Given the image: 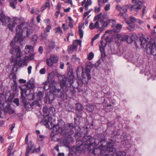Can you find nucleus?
Instances as JSON below:
<instances>
[{"mask_svg": "<svg viewBox=\"0 0 156 156\" xmlns=\"http://www.w3.org/2000/svg\"><path fill=\"white\" fill-rule=\"evenodd\" d=\"M34 30L33 28L30 26L24 27L23 24L17 26L16 29V34L15 37L16 42L21 46L24 44L23 35L25 34L27 37H30L32 35Z\"/></svg>", "mask_w": 156, "mask_h": 156, "instance_id": "1", "label": "nucleus"}, {"mask_svg": "<svg viewBox=\"0 0 156 156\" xmlns=\"http://www.w3.org/2000/svg\"><path fill=\"white\" fill-rule=\"evenodd\" d=\"M63 126V127H60L58 125V130L57 129H54L55 131H58V133H61V135L64 137L70 138L71 136L74 133V131L73 129L75 128L73 125V123H69L68 125H65L64 122Z\"/></svg>", "mask_w": 156, "mask_h": 156, "instance_id": "2", "label": "nucleus"}, {"mask_svg": "<svg viewBox=\"0 0 156 156\" xmlns=\"http://www.w3.org/2000/svg\"><path fill=\"white\" fill-rule=\"evenodd\" d=\"M0 21L3 25L5 26L7 25L9 30L12 32L16 25L19 21V20L17 18H14L12 23L11 22L10 18L9 17H6L3 12H2L0 14Z\"/></svg>", "mask_w": 156, "mask_h": 156, "instance_id": "3", "label": "nucleus"}, {"mask_svg": "<svg viewBox=\"0 0 156 156\" xmlns=\"http://www.w3.org/2000/svg\"><path fill=\"white\" fill-rule=\"evenodd\" d=\"M70 73L71 75L69 76V78L62 77V79L60 81L61 89L63 94H66L67 97V92H68L71 84L73 83L74 78L73 73L71 72Z\"/></svg>", "mask_w": 156, "mask_h": 156, "instance_id": "4", "label": "nucleus"}, {"mask_svg": "<svg viewBox=\"0 0 156 156\" xmlns=\"http://www.w3.org/2000/svg\"><path fill=\"white\" fill-rule=\"evenodd\" d=\"M23 96L24 97V99L22 98L21 94L20 100L22 103L24 104V106L27 111H30L34 108L38 109V108H40L41 105L39 103L38 101H35L30 103L29 102L26 101V99L23 94Z\"/></svg>", "mask_w": 156, "mask_h": 156, "instance_id": "5", "label": "nucleus"}, {"mask_svg": "<svg viewBox=\"0 0 156 156\" xmlns=\"http://www.w3.org/2000/svg\"><path fill=\"white\" fill-rule=\"evenodd\" d=\"M35 87L34 81L33 78H31L27 83V84L22 86L20 88L21 92L22 98L24 99V97L23 96V94H26V92H30V89H33Z\"/></svg>", "mask_w": 156, "mask_h": 156, "instance_id": "6", "label": "nucleus"}, {"mask_svg": "<svg viewBox=\"0 0 156 156\" xmlns=\"http://www.w3.org/2000/svg\"><path fill=\"white\" fill-rule=\"evenodd\" d=\"M29 133H28L26 135L25 139V144L27 145L26 147V156H27L29 153H33L34 152L37 151V149H35V146L32 140H30L28 142V138Z\"/></svg>", "mask_w": 156, "mask_h": 156, "instance_id": "7", "label": "nucleus"}, {"mask_svg": "<svg viewBox=\"0 0 156 156\" xmlns=\"http://www.w3.org/2000/svg\"><path fill=\"white\" fill-rule=\"evenodd\" d=\"M9 52L12 55H14L15 53H16V56L15 57V58H14V56H12L10 60L11 62L13 63V64H14L15 62L14 61H16L18 59H19V57H21V50L19 47H13L10 49Z\"/></svg>", "mask_w": 156, "mask_h": 156, "instance_id": "8", "label": "nucleus"}, {"mask_svg": "<svg viewBox=\"0 0 156 156\" xmlns=\"http://www.w3.org/2000/svg\"><path fill=\"white\" fill-rule=\"evenodd\" d=\"M30 60L29 56H25L23 59L22 61L20 57H19V59H18L15 61V64H13V67L12 68V70H15V68L16 69V71L17 70L18 68L21 67L22 65L27 66V62L28 61Z\"/></svg>", "mask_w": 156, "mask_h": 156, "instance_id": "9", "label": "nucleus"}, {"mask_svg": "<svg viewBox=\"0 0 156 156\" xmlns=\"http://www.w3.org/2000/svg\"><path fill=\"white\" fill-rule=\"evenodd\" d=\"M53 95H55L56 97L61 98L64 99H66L67 98V97L66 94H63L60 89L55 88L52 94L49 95L48 98L49 101H52L54 100V97Z\"/></svg>", "mask_w": 156, "mask_h": 156, "instance_id": "10", "label": "nucleus"}, {"mask_svg": "<svg viewBox=\"0 0 156 156\" xmlns=\"http://www.w3.org/2000/svg\"><path fill=\"white\" fill-rule=\"evenodd\" d=\"M94 138L91 137L90 136H87L85 135L83 136V138L81 140V144L80 146H78L76 148V150L78 151L79 153H81L82 152V149L80 150V147L82 145H86V144H93V142L92 140H93Z\"/></svg>", "mask_w": 156, "mask_h": 156, "instance_id": "11", "label": "nucleus"}, {"mask_svg": "<svg viewBox=\"0 0 156 156\" xmlns=\"http://www.w3.org/2000/svg\"><path fill=\"white\" fill-rule=\"evenodd\" d=\"M100 143H101V146L102 147H106L107 150L109 152H115V149L113 147V143L112 142H107L106 141L105 138H102L101 140Z\"/></svg>", "mask_w": 156, "mask_h": 156, "instance_id": "12", "label": "nucleus"}, {"mask_svg": "<svg viewBox=\"0 0 156 156\" xmlns=\"http://www.w3.org/2000/svg\"><path fill=\"white\" fill-rule=\"evenodd\" d=\"M128 6L126 5H124L121 7L120 6L117 5L116 6L117 10L120 12L119 15L121 17H122L125 18L127 17L126 13L127 11Z\"/></svg>", "mask_w": 156, "mask_h": 156, "instance_id": "13", "label": "nucleus"}, {"mask_svg": "<svg viewBox=\"0 0 156 156\" xmlns=\"http://www.w3.org/2000/svg\"><path fill=\"white\" fill-rule=\"evenodd\" d=\"M132 2L135 5H131L129 9L131 11L133 10L135 11L140 9L142 8L143 3L139 0H132Z\"/></svg>", "mask_w": 156, "mask_h": 156, "instance_id": "14", "label": "nucleus"}, {"mask_svg": "<svg viewBox=\"0 0 156 156\" xmlns=\"http://www.w3.org/2000/svg\"><path fill=\"white\" fill-rule=\"evenodd\" d=\"M82 81L83 83H87L88 80L91 79V76L90 74V70H86L85 72L83 71V69H82Z\"/></svg>", "mask_w": 156, "mask_h": 156, "instance_id": "15", "label": "nucleus"}, {"mask_svg": "<svg viewBox=\"0 0 156 156\" xmlns=\"http://www.w3.org/2000/svg\"><path fill=\"white\" fill-rule=\"evenodd\" d=\"M53 129L52 132L51 133L50 136L51 138V140H53L55 141H57L58 140V139L57 136H56L57 135L60 134L61 135V133H58V131H54V129H56L57 130L58 128L57 125H54L53 126Z\"/></svg>", "mask_w": 156, "mask_h": 156, "instance_id": "16", "label": "nucleus"}, {"mask_svg": "<svg viewBox=\"0 0 156 156\" xmlns=\"http://www.w3.org/2000/svg\"><path fill=\"white\" fill-rule=\"evenodd\" d=\"M116 37L119 40L122 41H125L126 40L128 43H131L133 42V40L129 36L127 35H120L117 34Z\"/></svg>", "mask_w": 156, "mask_h": 156, "instance_id": "17", "label": "nucleus"}, {"mask_svg": "<svg viewBox=\"0 0 156 156\" xmlns=\"http://www.w3.org/2000/svg\"><path fill=\"white\" fill-rule=\"evenodd\" d=\"M101 13L94 17V20H98V23H100V25H101L102 28H104L108 25L109 24V22L108 21H105L103 19L101 18L100 17V15Z\"/></svg>", "mask_w": 156, "mask_h": 156, "instance_id": "18", "label": "nucleus"}, {"mask_svg": "<svg viewBox=\"0 0 156 156\" xmlns=\"http://www.w3.org/2000/svg\"><path fill=\"white\" fill-rule=\"evenodd\" d=\"M147 50L150 51L151 54L156 57V46L155 44L149 43L148 45Z\"/></svg>", "mask_w": 156, "mask_h": 156, "instance_id": "19", "label": "nucleus"}, {"mask_svg": "<svg viewBox=\"0 0 156 156\" xmlns=\"http://www.w3.org/2000/svg\"><path fill=\"white\" fill-rule=\"evenodd\" d=\"M6 105L4 107H2L3 108V110L4 112L9 115L13 114L15 113V111L14 109L12 108L10 105L8 103L5 104Z\"/></svg>", "mask_w": 156, "mask_h": 156, "instance_id": "20", "label": "nucleus"}, {"mask_svg": "<svg viewBox=\"0 0 156 156\" xmlns=\"http://www.w3.org/2000/svg\"><path fill=\"white\" fill-rule=\"evenodd\" d=\"M52 117H49L48 115H47L42 119V122L45 126L49 125V124L51 126L52 124Z\"/></svg>", "mask_w": 156, "mask_h": 156, "instance_id": "21", "label": "nucleus"}, {"mask_svg": "<svg viewBox=\"0 0 156 156\" xmlns=\"http://www.w3.org/2000/svg\"><path fill=\"white\" fill-rule=\"evenodd\" d=\"M6 95L4 94H0V109L6 104L5 101L6 102Z\"/></svg>", "mask_w": 156, "mask_h": 156, "instance_id": "22", "label": "nucleus"}, {"mask_svg": "<svg viewBox=\"0 0 156 156\" xmlns=\"http://www.w3.org/2000/svg\"><path fill=\"white\" fill-rule=\"evenodd\" d=\"M14 146V143H12L9 145L7 149V152L8 154L7 156H14V151H12Z\"/></svg>", "mask_w": 156, "mask_h": 156, "instance_id": "23", "label": "nucleus"}, {"mask_svg": "<svg viewBox=\"0 0 156 156\" xmlns=\"http://www.w3.org/2000/svg\"><path fill=\"white\" fill-rule=\"evenodd\" d=\"M76 117L78 119V121H77V119L76 118H74V124L76 125H79L80 123V118L82 117V113L81 112H77L76 113Z\"/></svg>", "mask_w": 156, "mask_h": 156, "instance_id": "24", "label": "nucleus"}, {"mask_svg": "<svg viewBox=\"0 0 156 156\" xmlns=\"http://www.w3.org/2000/svg\"><path fill=\"white\" fill-rule=\"evenodd\" d=\"M108 37H107L105 38L104 41H101L100 43L101 45L99 46V49L102 48L103 49H105V47L107 44V42H108Z\"/></svg>", "mask_w": 156, "mask_h": 156, "instance_id": "25", "label": "nucleus"}, {"mask_svg": "<svg viewBox=\"0 0 156 156\" xmlns=\"http://www.w3.org/2000/svg\"><path fill=\"white\" fill-rule=\"evenodd\" d=\"M34 51V47L30 45L26 46L25 47V52L26 54L29 53H33Z\"/></svg>", "mask_w": 156, "mask_h": 156, "instance_id": "26", "label": "nucleus"}, {"mask_svg": "<svg viewBox=\"0 0 156 156\" xmlns=\"http://www.w3.org/2000/svg\"><path fill=\"white\" fill-rule=\"evenodd\" d=\"M99 26V24L98 23V21L97 20L94 24L93 23H91L89 25V28L91 30L95 28L98 29Z\"/></svg>", "mask_w": 156, "mask_h": 156, "instance_id": "27", "label": "nucleus"}, {"mask_svg": "<svg viewBox=\"0 0 156 156\" xmlns=\"http://www.w3.org/2000/svg\"><path fill=\"white\" fill-rule=\"evenodd\" d=\"M50 4L49 1H47L45 3L41 6L40 11L41 12H43L47 8H48V9H50Z\"/></svg>", "mask_w": 156, "mask_h": 156, "instance_id": "28", "label": "nucleus"}, {"mask_svg": "<svg viewBox=\"0 0 156 156\" xmlns=\"http://www.w3.org/2000/svg\"><path fill=\"white\" fill-rule=\"evenodd\" d=\"M30 92H29V94H27V92H26V94H24V95L27 97V99L29 101L32 100L35 98V96L34 94L30 93Z\"/></svg>", "mask_w": 156, "mask_h": 156, "instance_id": "29", "label": "nucleus"}, {"mask_svg": "<svg viewBox=\"0 0 156 156\" xmlns=\"http://www.w3.org/2000/svg\"><path fill=\"white\" fill-rule=\"evenodd\" d=\"M81 41L80 40H75L73 41L72 45L74 46V48L77 49L78 45L81 46Z\"/></svg>", "mask_w": 156, "mask_h": 156, "instance_id": "30", "label": "nucleus"}, {"mask_svg": "<svg viewBox=\"0 0 156 156\" xmlns=\"http://www.w3.org/2000/svg\"><path fill=\"white\" fill-rule=\"evenodd\" d=\"M10 3V6L13 9L16 8V5L17 4V0H7Z\"/></svg>", "mask_w": 156, "mask_h": 156, "instance_id": "31", "label": "nucleus"}, {"mask_svg": "<svg viewBox=\"0 0 156 156\" xmlns=\"http://www.w3.org/2000/svg\"><path fill=\"white\" fill-rule=\"evenodd\" d=\"M126 23L128 25V26L127 27V29L130 31H132L133 30L135 27L134 23H130L128 21H126Z\"/></svg>", "mask_w": 156, "mask_h": 156, "instance_id": "32", "label": "nucleus"}, {"mask_svg": "<svg viewBox=\"0 0 156 156\" xmlns=\"http://www.w3.org/2000/svg\"><path fill=\"white\" fill-rule=\"evenodd\" d=\"M50 58L53 64L56 63L58 61V58L56 55H51L50 56Z\"/></svg>", "mask_w": 156, "mask_h": 156, "instance_id": "33", "label": "nucleus"}, {"mask_svg": "<svg viewBox=\"0 0 156 156\" xmlns=\"http://www.w3.org/2000/svg\"><path fill=\"white\" fill-rule=\"evenodd\" d=\"M15 94L14 93H10L9 97L6 100L5 104L8 103V102H11L15 97Z\"/></svg>", "mask_w": 156, "mask_h": 156, "instance_id": "34", "label": "nucleus"}, {"mask_svg": "<svg viewBox=\"0 0 156 156\" xmlns=\"http://www.w3.org/2000/svg\"><path fill=\"white\" fill-rule=\"evenodd\" d=\"M126 154L125 152L119 151L116 153H113L112 156H125Z\"/></svg>", "mask_w": 156, "mask_h": 156, "instance_id": "35", "label": "nucleus"}, {"mask_svg": "<svg viewBox=\"0 0 156 156\" xmlns=\"http://www.w3.org/2000/svg\"><path fill=\"white\" fill-rule=\"evenodd\" d=\"M48 48L50 49H54L55 46V42L54 40H51L48 44Z\"/></svg>", "mask_w": 156, "mask_h": 156, "instance_id": "36", "label": "nucleus"}, {"mask_svg": "<svg viewBox=\"0 0 156 156\" xmlns=\"http://www.w3.org/2000/svg\"><path fill=\"white\" fill-rule=\"evenodd\" d=\"M76 109L78 112H80L83 110V107L82 105L80 103H77L76 104Z\"/></svg>", "mask_w": 156, "mask_h": 156, "instance_id": "37", "label": "nucleus"}, {"mask_svg": "<svg viewBox=\"0 0 156 156\" xmlns=\"http://www.w3.org/2000/svg\"><path fill=\"white\" fill-rule=\"evenodd\" d=\"M48 36V34L47 32L44 31L43 33H41V40L42 41L47 39Z\"/></svg>", "mask_w": 156, "mask_h": 156, "instance_id": "38", "label": "nucleus"}, {"mask_svg": "<svg viewBox=\"0 0 156 156\" xmlns=\"http://www.w3.org/2000/svg\"><path fill=\"white\" fill-rule=\"evenodd\" d=\"M71 60L73 61L79 63L80 62V59L76 57V55H73L72 56Z\"/></svg>", "mask_w": 156, "mask_h": 156, "instance_id": "39", "label": "nucleus"}, {"mask_svg": "<svg viewBox=\"0 0 156 156\" xmlns=\"http://www.w3.org/2000/svg\"><path fill=\"white\" fill-rule=\"evenodd\" d=\"M9 77L10 79H12L13 82H16V75L14 72H12L9 76Z\"/></svg>", "mask_w": 156, "mask_h": 156, "instance_id": "40", "label": "nucleus"}, {"mask_svg": "<svg viewBox=\"0 0 156 156\" xmlns=\"http://www.w3.org/2000/svg\"><path fill=\"white\" fill-rule=\"evenodd\" d=\"M49 88V83L48 81H46L44 83L43 89L45 90H47Z\"/></svg>", "mask_w": 156, "mask_h": 156, "instance_id": "41", "label": "nucleus"}, {"mask_svg": "<svg viewBox=\"0 0 156 156\" xmlns=\"http://www.w3.org/2000/svg\"><path fill=\"white\" fill-rule=\"evenodd\" d=\"M102 139V138L99 140L98 139H94V140H92V141L93 142V144H94V145H98L100 143V146H101V143H100V142Z\"/></svg>", "mask_w": 156, "mask_h": 156, "instance_id": "42", "label": "nucleus"}, {"mask_svg": "<svg viewBox=\"0 0 156 156\" xmlns=\"http://www.w3.org/2000/svg\"><path fill=\"white\" fill-rule=\"evenodd\" d=\"M75 49H76L74 48V46L72 45L68 47V51L69 53H72Z\"/></svg>", "mask_w": 156, "mask_h": 156, "instance_id": "43", "label": "nucleus"}, {"mask_svg": "<svg viewBox=\"0 0 156 156\" xmlns=\"http://www.w3.org/2000/svg\"><path fill=\"white\" fill-rule=\"evenodd\" d=\"M46 62L47 64L49 66H52L53 64L52 62H51V60L50 59V58H47L46 59Z\"/></svg>", "mask_w": 156, "mask_h": 156, "instance_id": "44", "label": "nucleus"}, {"mask_svg": "<svg viewBox=\"0 0 156 156\" xmlns=\"http://www.w3.org/2000/svg\"><path fill=\"white\" fill-rule=\"evenodd\" d=\"M55 33H59L60 35H61L63 34V32L62 30L61 29L60 27H58L56 28L55 29Z\"/></svg>", "mask_w": 156, "mask_h": 156, "instance_id": "45", "label": "nucleus"}, {"mask_svg": "<svg viewBox=\"0 0 156 156\" xmlns=\"http://www.w3.org/2000/svg\"><path fill=\"white\" fill-rule=\"evenodd\" d=\"M86 109L89 112H92L94 109V107L91 105H89L87 106Z\"/></svg>", "mask_w": 156, "mask_h": 156, "instance_id": "46", "label": "nucleus"}, {"mask_svg": "<svg viewBox=\"0 0 156 156\" xmlns=\"http://www.w3.org/2000/svg\"><path fill=\"white\" fill-rule=\"evenodd\" d=\"M105 49L102 48L99 49V50L101 53V58H105L106 57V55L105 52Z\"/></svg>", "mask_w": 156, "mask_h": 156, "instance_id": "47", "label": "nucleus"}, {"mask_svg": "<svg viewBox=\"0 0 156 156\" xmlns=\"http://www.w3.org/2000/svg\"><path fill=\"white\" fill-rule=\"evenodd\" d=\"M11 88L13 91H16L17 88V84L16 82H14L13 85L12 86Z\"/></svg>", "mask_w": 156, "mask_h": 156, "instance_id": "48", "label": "nucleus"}, {"mask_svg": "<svg viewBox=\"0 0 156 156\" xmlns=\"http://www.w3.org/2000/svg\"><path fill=\"white\" fill-rule=\"evenodd\" d=\"M79 33L80 38H82L83 36V31L80 27L79 28Z\"/></svg>", "mask_w": 156, "mask_h": 156, "instance_id": "49", "label": "nucleus"}, {"mask_svg": "<svg viewBox=\"0 0 156 156\" xmlns=\"http://www.w3.org/2000/svg\"><path fill=\"white\" fill-rule=\"evenodd\" d=\"M93 143L90 144H86V145H84L86 147L87 146V150L90 151H91L92 148H93Z\"/></svg>", "mask_w": 156, "mask_h": 156, "instance_id": "50", "label": "nucleus"}, {"mask_svg": "<svg viewBox=\"0 0 156 156\" xmlns=\"http://www.w3.org/2000/svg\"><path fill=\"white\" fill-rule=\"evenodd\" d=\"M94 56V53L92 52H90L88 54L87 57L88 59L89 60H91L93 58Z\"/></svg>", "mask_w": 156, "mask_h": 156, "instance_id": "51", "label": "nucleus"}, {"mask_svg": "<svg viewBox=\"0 0 156 156\" xmlns=\"http://www.w3.org/2000/svg\"><path fill=\"white\" fill-rule=\"evenodd\" d=\"M99 34H96L92 39L91 43L92 44L94 41L98 39L99 37Z\"/></svg>", "mask_w": 156, "mask_h": 156, "instance_id": "52", "label": "nucleus"}, {"mask_svg": "<svg viewBox=\"0 0 156 156\" xmlns=\"http://www.w3.org/2000/svg\"><path fill=\"white\" fill-rule=\"evenodd\" d=\"M43 111L44 114H47L48 113V108L46 106H44L43 107Z\"/></svg>", "mask_w": 156, "mask_h": 156, "instance_id": "53", "label": "nucleus"}, {"mask_svg": "<svg viewBox=\"0 0 156 156\" xmlns=\"http://www.w3.org/2000/svg\"><path fill=\"white\" fill-rule=\"evenodd\" d=\"M51 28V27L49 25H47L44 31L46 32H48Z\"/></svg>", "mask_w": 156, "mask_h": 156, "instance_id": "54", "label": "nucleus"}, {"mask_svg": "<svg viewBox=\"0 0 156 156\" xmlns=\"http://www.w3.org/2000/svg\"><path fill=\"white\" fill-rule=\"evenodd\" d=\"M37 36L35 34L33 35L32 37V41L34 42H36L37 41Z\"/></svg>", "mask_w": 156, "mask_h": 156, "instance_id": "55", "label": "nucleus"}, {"mask_svg": "<svg viewBox=\"0 0 156 156\" xmlns=\"http://www.w3.org/2000/svg\"><path fill=\"white\" fill-rule=\"evenodd\" d=\"M39 12V11L37 10V9H32L31 11V13L32 14L35 13L37 14Z\"/></svg>", "mask_w": 156, "mask_h": 156, "instance_id": "56", "label": "nucleus"}, {"mask_svg": "<svg viewBox=\"0 0 156 156\" xmlns=\"http://www.w3.org/2000/svg\"><path fill=\"white\" fill-rule=\"evenodd\" d=\"M63 143L64 144V145L65 146H69V141L67 140V139H64L63 141Z\"/></svg>", "mask_w": 156, "mask_h": 156, "instance_id": "57", "label": "nucleus"}, {"mask_svg": "<svg viewBox=\"0 0 156 156\" xmlns=\"http://www.w3.org/2000/svg\"><path fill=\"white\" fill-rule=\"evenodd\" d=\"M130 20L131 22L130 23H134L135 22H136V20L135 17L133 16H130Z\"/></svg>", "mask_w": 156, "mask_h": 156, "instance_id": "58", "label": "nucleus"}, {"mask_svg": "<svg viewBox=\"0 0 156 156\" xmlns=\"http://www.w3.org/2000/svg\"><path fill=\"white\" fill-rule=\"evenodd\" d=\"M19 99L18 98H15L13 100V102L15 103L17 106H18L19 105Z\"/></svg>", "mask_w": 156, "mask_h": 156, "instance_id": "59", "label": "nucleus"}, {"mask_svg": "<svg viewBox=\"0 0 156 156\" xmlns=\"http://www.w3.org/2000/svg\"><path fill=\"white\" fill-rule=\"evenodd\" d=\"M54 109V108L52 107L49 108L48 110V113L49 114L51 115L53 114Z\"/></svg>", "mask_w": 156, "mask_h": 156, "instance_id": "60", "label": "nucleus"}, {"mask_svg": "<svg viewBox=\"0 0 156 156\" xmlns=\"http://www.w3.org/2000/svg\"><path fill=\"white\" fill-rule=\"evenodd\" d=\"M44 138V136L42 135H40L38 136V140L40 141H43Z\"/></svg>", "mask_w": 156, "mask_h": 156, "instance_id": "61", "label": "nucleus"}, {"mask_svg": "<svg viewBox=\"0 0 156 156\" xmlns=\"http://www.w3.org/2000/svg\"><path fill=\"white\" fill-rule=\"evenodd\" d=\"M122 28V25L120 24H117L116 26V29L118 30V32H119V30L121 29Z\"/></svg>", "mask_w": 156, "mask_h": 156, "instance_id": "62", "label": "nucleus"}, {"mask_svg": "<svg viewBox=\"0 0 156 156\" xmlns=\"http://www.w3.org/2000/svg\"><path fill=\"white\" fill-rule=\"evenodd\" d=\"M100 7H101L99 6L98 7H94L95 9L94 10V12L95 13H97L98 12L100 11V9H101Z\"/></svg>", "mask_w": 156, "mask_h": 156, "instance_id": "63", "label": "nucleus"}, {"mask_svg": "<svg viewBox=\"0 0 156 156\" xmlns=\"http://www.w3.org/2000/svg\"><path fill=\"white\" fill-rule=\"evenodd\" d=\"M37 97L38 98H39L40 101H41L43 98V95L41 93H40L37 95Z\"/></svg>", "mask_w": 156, "mask_h": 156, "instance_id": "64", "label": "nucleus"}]
</instances>
